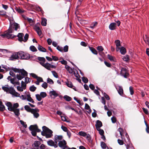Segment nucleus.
Listing matches in <instances>:
<instances>
[{
	"mask_svg": "<svg viewBox=\"0 0 149 149\" xmlns=\"http://www.w3.org/2000/svg\"><path fill=\"white\" fill-rule=\"evenodd\" d=\"M145 38H143L144 41L146 43L148 44L149 45V37H147L146 35H145Z\"/></svg>",
	"mask_w": 149,
	"mask_h": 149,
	"instance_id": "nucleus-31",
	"label": "nucleus"
},
{
	"mask_svg": "<svg viewBox=\"0 0 149 149\" xmlns=\"http://www.w3.org/2000/svg\"><path fill=\"white\" fill-rule=\"evenodd\" d=\"M118 89L117 90L118 93L120 95H122L123 92V88L121 86H118Z\"/></svg>",
	"mask_w": 149,
	"mask_h": 149,
	"instance_id": "nucleus-22",
	"label": "nucleus"
},
{
	"mask_svg": "<svg viewBox=\"0 0 149 149\" xmlns=\"http://www.w3.org/2000/svg\"><path fill=\"white\" fill-rule=\"evenodd\" d=\"M36 89V87L34 86V85L30 87L29 88L30 91L32 92L34 91Z\"/></svg>",
	"mask_w": 149,
	"mask_h": 149,
	"instance_id": "nucleus-42",
	"label": "nucleus"
},
{
	"mask_svg": "<svg viewBox=\"0 0 149 149\" xmlns=\"http://www.w3.org/2000/svg\"><path fill=\"white\" fill-rule=\"evenodd\" d=\"M78 135L84 137H85L87 135V133L83 131H80L78 133Z\"/></svg>",
	"mask_w": 149,
	"mask_h": 149,
	"instance_id": "nucleus-30",
	"label": "nucleus"
},
{
	"mask_svg": "<svg viewBox=\"0 0 149 149\" xmlns=\"http://www.w3.org/2000/svg\"><path fill=\"white\" fill-rule=\"evenodd\" d=\"M24 34L22 33H19L17 35V37H18V40L22 42L23 40V37L24 36Z\"/></svg>",
	"mask_w": 149,
	"mask_h": 149,
	"instance_id": "nucleus-20",
	"label": "nucleus"
},
{
	"mask_svg": "<svg viewBox=\"0 0 149 149\" xmlns=\"http://www.w3.org/2000/svg\"><path fill=\"white\" fill-rule=\"evenodd\" d=\"M97 49L100 52H102L104 50L103 47L102 46H98L97 48Z\"/></svg>",
	"mask_w": 149,
	"mask_h": 149,
	"instance_id": "nucleus-57",
	"label": "nucleus"
},
{
	"mask_svg": "<svg viewBox=\"0 0 149 149\" xmlns=\"http://www.w3.org/2000/svg\"><path fill=\"white\" fill-rule=\"evenodd\" d=\"M62 64L66 65L67 63V62L66 61L64 60L63 58H62V60L59 61Z\"/></svg>",
	"mask_w": 149,
	"mask_h": 149,
	"instance_id": "nucleus-54",
	"label": "nucleus"
},
{
	"mask_svg": "<svg viewBox=\"0 0 149 149\" xmlns=\"http://www.w3.org/2000/svg\"><path fill=\"white\" fill-rule=\"evenodd\" d=\"M44 67L48 70H51L50 68V64L49 65H45V66H44Z\"/></svg>",
	"mask_w": 149,
	"mask_h": 149,
	"instance_id": "nucleus-61",
	"label": "nucleus"
},
{
	"mask_svg": "<svg viewBox=\"0 0 149 149\" xmlns=\"http://www.w3.org/2000/svg\"><path fill=\"white\" fill-rule=\"evenodd\" d=\"M16 10L19 13H22L24 12V11L23 10L20 8H16Z\"/></svg>",
	"mask_w": 149,
	"mask_h": 149,
	"instance_id": "nucleus-34",
	"label": "nucleus"
},
{
	"mask_svg": "<svg viewBox=\"0 0 149 149\" xmlns=\"http://www.w3.org/2000/svg\"><path fill=\"white\" fill-rule=\"evenodd\" d=\"M5 107L3 104L0 106V111H3L5 110Z\"/></svg>",
	"mask_w": 149,
	"mask_h": 149,
	"instance_id": "nucleus-62",
	"label": "nucleus"
},
{
	"mask_svg": "<svg viewBox=\"0 0 149 149\" xmlns=\"http://www.w3.org/2000/svg\"><path fill=\"white\" fill-rule=\"evenodd\" d=\"M38 35L40 36V38H42L43 36V35L42 34V31L40 27L38 26Z\"/></svg>",
	"mask_w": 149,
	"mask_h": 149,
	"instance_id": "nucleus-28",
	"label": "nucleus"
},
{
	"mask_svg": "<svg viewBox=\"0 0 149 149\" xmlns=\"http://www.w3.org/2000/svg\"><path fill=\"white\" fill-rule=\"evenodd\" d=\"M120 75L124 78H127L129 74L127 72V69L125 68H122L121 69Z\"/></svg>",
	"mask_w": 149,
	"mask_h": 149,
	"instance_id": "nucleus-8",
	"label": "nucleus"
},
{
	"mask_svg": "<svg viewBox=\"0 0 149 149\" xmlns=\"http://www.w3.org/2000/svg\"><path fill=\"white\" fill-rule=\"evenodd\" d=\"M58 146L62 149H65L66 148L68 147L66 145H65V144L63 143L62 141H59L58 143Z\"/></svg>",
	"mask_w": 149,
	"mask_h": 149,
	"instance_id": "nucleus-19",
	"label": "nucleus"
},
{
	"mask_svg": "<svg viewBox=\"0 0 149 149\" xmlns=\"http://www.w3.org/2000/svg\"><path fill=\"white\" fill-rule=\"evenodd\" d=\"M64 99L66 101L69 102L71 100L72 98L69 96L65 95L63 97Z\"/></svg>",
	"mask_w": 149,
	"mask_h": 149,
	"instance_id": "nucleus-26",
	"label": "nucleus"
},
{
	"mask_svg": "<svg viewBox=\"0 0 149 149\" xmlns=\"http://www.w3.org/2000/svg\"><path fill=\"white\" fill-rule=\"evenodd\" d=\"M28 38H29V35L27 33H26L24 36V40L23 39V41H24V42H26Z\"/></svg>",
	"mask_w": 149,
	"mask_h": 149,
	"instance_id": "nucleus-48",
	"label": "nucleus"
},
{
	"mask_svg": "<svg viewBox=\"0 0 149 149\" xmlns=\"http://www.w3.org/2000/svg\"><path fill=\"white\" fill-rule=\"evenodd\" d=\"M47 95V93L45 92H42L40 95L38 94V101H40L42 98H44Z\"/></svg>",
	"mask_w": 149,
	"mask_h": 149,
	"instance_id": "nucleus-10",
	"label": "nucleus"
},
{
	"mask_svg": "<svg viewBox=\"0 0 149 149\" xmlns=\"http://www.w3.org/2000/svg\"><path fill=\"white\" fill-rule=\"evenodd\" d=\"M95 126L97 129L98 128H100V127L102 126V122L100 120H97L96 124L95 125Z\"/></svg>",
	"mask_w": 149,
	"mask_h": 149,
	"instance_id": "nucleus-17",
	"label": "nucleus"
},
{
	"mask_svg": "<svg viewBox=\"0 0 149 149\" xmlns=\"http://www.w3.org/2000/svg\"><path fill=\"white\" fill-rule=\"evenodd\" d=\"M49 94L50 96L51 97L52 95L54 96V98H55L58 95V94L56 92V91L54 90L50 91Z\"/></svg>",
	"mask_w": 149,
	"mask_h": 149,
	"instance_id": "nucleus-15",
	"label": "nucleus"
},
{
	"mask_svg": "<svg viewBox=\"0 0 149 149\" xmlns=\"http://www.w3.org/2000/svg\"><path fill=\"white\" fill-rule=\"evenodd\" d=\"M61 120L62 121H65L68 123L70 122V121H68L67 120L65 117V116H61Z\"/></svg>",
	"mask_w": 149,
	"mask_h": 149,
	"instance_id": "nucleus-53",
	"label": "nucleus"
},
{
	"mask_svg": "<svg viewBox=\"0 0 149 149\" xmlns=\"http://www.w3.org/2000/svg\"><path fill=\"white\" fill-rule=\"evenodd\" d=\"M48 145L51 146H53L55 148L58 147L57 144H55V142L52 140H49L47 141Z\"/></svg>",
	"mask_w": 149,
	"mask_h": 149,
	"instance_id": "nucleus-11",
	"label": "nucleus"
},
{
	"mask_svg": "<svg viewBox=\"0 0 149 149\" xmlns=\"http://www.w3.org/2000/svg\"><path fill=\"white\" fill-rule=\"evenodd\" d=\"M9 111H11L14 112L15 115L16 116H18L20 114L19 110V109H13L12 108H10L9 109Z\"/></svg>",
	"mask_w": 149,
	"mask_h": 149,
	"instance_id": "nucleus-14",
	"label": "nucleus"
},
{
	"mask_svg": "<svg viewBox=\"0 0 149 149\" xmlns=\"http://www.w3.org/2000/svg\"><path fill=\"white\" fill-rule=\"evenodd\" d=\"M55 139H56V140H57L58 142L59 141H61V140L63 138V136L62 135H55L54 136Z\"/></svg>",
	"mask_w": 149,
	"mask_h": 149,
	"instance_id": "nucleus-21",
	"label": "nucleus"
},
{
	"mask_svg": "<svg viewBox=\"0 0 149 149\" xmlns=\"http://www.w3.org/2000/svg\"><path fill=\"white\" fill-rule=\"evenodd\" d=\"M17 53L19 58L23 59H28L30 58L29 54H26L22 51L19 52Z\"/></svg>",
	"mask_w": 149,
	"mask_h": 149,
	"instance_id": "nucleus-5",
	"label": "nucleus"
},
{
	"mask_svg": "<svg viewBox=\"0 0 149 149\" xmlns=\"http://www.w3.org/2000/svg\"><path fill=\"white\" fill-rule=\"evenodd\" d=\"M41 86L42 87L45 89H46L47 87L48 84L46 82H44V83L42 84Z\"/></svg>",
	"mask_w": 149,
	"mask_h": 149,
	"instance_id": "nucleus-45",
	"label": "nucleus"
},
{
	"mask_svg": "<svg viewBox=\"0 0 149 149\" xmlns=\"http://www.w3.org/2000/svg\"><path fill=\"white\" fill-rule=\"evenodd\" d=\"M40 143V142L38 141V149H45V146L43 144H41L40 147H39V144Z\"/></svg>",
	"mask_w": 149,
	"mask_h": 149,
	"instance_id": "nucleus-33",
	"label": "nucleus"
},
{
	"mask_svg": "<svg viewBox=\"0 0 149 149\" xmlns=\"http://www.w3.org/2000/svg\"><path fill=\"white\" fill-rule=\"evenodd\" d=\"M56 49L59 51L63 52V48L61 47L58 45L56 47Z\"/></svg>",
	"mask_w": 149,
	"mask_h": 149,
	"instance_id": "nucleus-46",
	"label": "nucleus"
},
{
	"mask_svg": "<svg viewBox=\"0 0 149 149\" xmlns=\"http://www.w3.org/2000/svg\"><path fill=\"white\" fill-rule=\"evenodd\" d=\"M13 70L15 72H18L16 75V77L18 80H21L22 79L27 75V72L24 70L19 71V69L14 68Z\"/></svg>",
	"mask_w": 149,
	"mask_h": 149,
	"instance_id": "nucleus-4",
	"label": "nucleus"
},
{
	"mask_svg": "<svg viewBox=\"0 0 149 149\" xmlns=\"http://www.w3.org/2000/svg\"><path fill=\"white\" fill-rule=\"evenodd\" d=\"M123 60L124 61L126 62L127 61L129 60V56L128 55H126L124 56L123 58Z\"/></svg>",
	"mask_w": 149,
	"mask_h": 149,
	"instance_id": "nucleus-39",
	"label": "nucleus"
},
{
	"mask_svg": "<svg viewBox=\"0 0 149 149\" xmlns=\"http://www.w3.org/2000/svg\"><path fill=\"white\" fill-rule=\"evenodd\" d=\"M18 53H13L10 58V60H15L16 59H18Z\"/></svg>",
	"mask_w": 149,
	"mask_h": 149,
	"instance_id": "nucleus-13",
	"label": "nucleus"
},
{
	"mask_svg": "<svg viewBox=\"0 0 149 149\" xmlns=\"http://www.w3.org/2000/svg\"><path fill=\"white\" fill-rule=\"evenodd\" d=\"M112 122L113 123H115L116 121V118L114 116H113L111 117V119Z\"/></svg>",
	"mask_w": 149,
	"mask_h": 149,
	"instance_id": "nucleus-59",
	"label": "nucleus"
},
{
	"mask_svg": "<svg viewBox=\"0 0 149 149\" xmlns=\"http://www.w3.org/2000/svg\"><path fill=\"white\" fill-rule=\"evenodd\" d=\"M21 86L24 89L26 88V85L23 81H22L21 82Z\"/></svg>",
	"mask_w": 149,
	"mask_h": 149,
	"instance_id": "nucleus-58",
	"label": "nucleus"
},
{
	"mask_svg": "<svg viewBox=\"0 0 149 149\" xmlns=\"http://www.w3.org/2000/svg\"><path fill=\"white\" fill-rule=\"evenodd\" d=\"M107 57H108V58L109 59L110 61H114L113 57L112 56L110 55L109 54H108L107 55Z\"/></svg>",
	"mask_w": 149,
	"mask_h": 149,
	"instance_id": "nucleus-50",
	"label": "nucleus"
},
{
	"mask_svg": "<svg viewBox=\"0 0 149 149\" xmlns=\"http://www.w3.org/2000/svg\"><path fill=\"white\" fill-rule=\"evenodd\" d=\"M116 24L115 22L111 23L109 26V29L111 30H113L115 29Z\"/></svg>",
	"mask_w": 149,
	"mask_h": 149,
	"instance_id": "nucleus-18",
	"label": "nucleus"
},
{
	"mask_svg": "<svg viewBox=\"0 0 149 149\" xmlns=\"http://www.w3.org/2000/svg\"><path fill=\"white\" fill-rule=\"evenodd\" d=\"M130 91V94L131 95H132L134 94V91L133 89V88L132 86H130L129 88Z\"/></svg>",
	"mask_w": 149,
	"mask_h": 149,
	"instance_id": "nucleus-60",
	"label": "nucleus"
},
{
	"mask_svg": "<svg viewBox=\"0 0 149 149\" xmlns=\"http://www.w3.org/2000/svg\"><path fill=\"white\" fill-rule=\"evenodd\" d=\"M115 42L116 43V45L117 47H118L120 45V42L119 40H115Z\"/></svg>",
	"mask_w": 149,
	"mask_h": 149,
	"instance_id": "nucleus-43",
	"label": "nucleus"
},
{
	"mask_svg": "<svg viewBox=\"0 0 149 149\" xmlns=\"http://www.w3.org/2000/svg\"><path fill=\"white\" fill-rule=\"evenodd\" d=\"M2 88L5 91L10 93L15 97H19L20 96V94L16 92L13 88L9 87L8 85L3 86Z\"/></svg>",
	"mask_w": 149,
	"mask_h": 149,
	"instance_id": "nucleus-3",
	"label": "nucleus"
},
{
	"mask_svg": "<svg viewBox=\"0 0 149 149\" xmlns=\"http://www.w3.org/2000/svg\"><path fill=\"white\" fill-rule=\"evenodd\" d=\"M29 129L31 131V133L33 136H36L37 132V126L36 125H31Z\"/></svg>",
	"mask_w": 149,
	"mask_h": 149,
	"instance_id": "nucleus-7",
	"label": "nucleus"
},
{
	"mask_svg": "<svg viewBox=\"0 0 149 149\" xmlns=\"http://www.w3.org/2000/svg\"><path fill=\"white\" fill-rule=\"evenodd\" d=\"M104 96L107 100H109L110 97L109 96L105 93H104Z\"/></svg>",
	"mask_w": 149,
	"mask_h": 149,
	"instance_id": "nucleus-56",
	"label": "nucleus"
},
{
	"mask_svg": "<svg viewBox=\"0 0 149 149\" xmlns=\"http://www.w3.org/2000/svg\"><path fill=\"white\" fill-rule=\"evenodd\" d=\"M26 99L29 102H31L32 103H33L34 101L33 99L31 97L30 95L29 92H27L26 93Z\"/></svg>",
	"mask_w": 149,
	"mask_h": 149,
	"instance_id": "nucleus-16",
	"label": "nucleus"
},
{
	"mask_svg": "<svg viewBox=\"0 0 149 149\" xmlns=\"http://www.w3.org/2000/svg\"><path fill=\"white\" fill-rule=\"evenodd\" d=\"M11 25L13 27V29H15V31H17L18 29H20V27L19 24L16 22H14L13 24H11V22H10V25Z\"/></svg>",
	"mask_w": 149,
	"mask_h": 149,
	"instance_id": "nucleus-12",
	"label": "nucleus"
},
{
	"mask_svg": "<svg viewBox=\"0 0 149 149\" xmlns=\"http://www.w3.org/2000/svg\"><path fill=\"white\" fill-rule=\"evenodd\" d=\"M40 82H44L42 78L38 76V85L39 84Z\"/></svg>",
	"mask_w": 149,
	"mask_h": 149,
	"instance_id": "nucleus-52",
	"label": "nucleus"
},
{
	"mask_svg": "<svg viewBox=\"0 0 149 149\" xmlns=\"http://www.w3.org/2000/svg\"><path fill=\"white\" fill-rule=\"evenodd\" d=\"M47 19L45 18H42V19L41 24L43 26H46L47 25Z\"/></svg>",
	"mask_w": 149,
	"mask_h": 149,
	"instance_id": "nucleus-27",
	"label": "nucleus"
},
{
	"mask_svg": "<svg viewBox=\"0 0 149 149\" xmlns=\"http://www.w3.org/2000/svg\"><path fill=\"white\" fill-rule=\"evenodd\" d=\"M120 52L121 54L124 55L126 52V49L123 47H121Z\"/></svg>",
	"mask_w": 149,
	"mask_h": 149,
	"instance_id": "nucleus-25",
	"label": "nucleus"
},
{
	"mask_svg": "<svg viewBox=\"0 0 149 149\" xmlns=\"http://www.w3.org/2000/svg\"><path fill=\"white\" fill-rule=\"evenodd\" d=\"M100 145L102 148L103 149H105L107 147L106 144L103 142H101Z\"/></svg>",
	"mask_w": 149,
	"mask_h": 149,
	"instance_id": "nucleus-35",
	"label": "nucleus"
},
{
	"mask_svg": "<svg viewBox=\"0 0 149 149\" xmlns=\"http://www.w3.org/2000/svg\"><path fill=\"white\" fill-rule=\"evenodd\" d=\"M42 131L41 132V135L45 136L46 138H51L53 136V132L49 128L44 126L42 127Z\"/></svg>",
	"mask_w": 149,
	"mask_h": 149,
	"instance_id": "nucleus-2",
	"label": "nucleus"
},
{
	"mask_svg": "<svg viewBox=\"0 0 149 149\" xmlns=\"http://www.w3.org/2000/svg\"><path fill=\"white\" fill-rule=\"evenodd\" d=\"M29 49L31 51L33 52H36L37 51L36 48L33 45L30 46Z\"/></svg>",
	"mask_w": 149,
	"mask_h": 149,
	"instance_id": "nucleus-32",
	"label": "nucleus"
},
{
	"mask_svg": "<svg viewBox=\"0 0 149 149\" xmlns=\"http://www.w3.org/2000/svg\"><path fill=\"white\" fill-rule=\"evenodd\" d=\"M38 49L40 51L43 52H46V49L45 48L39 45H38Z\"/></svg>",
	"mask_w": 149,
	"mask_h": 149,
	"instance_id": "nucleus-23",
	"label": "nucleus"
},
{
	"mask_svg": "<svg viewBox=\"0 0 149 149\" xmlns=\"http://www.w3.org/2000/svg\"><path fill=\"white\" fill-rule=\"evenodd\" d=\"M47 82L50 84H52L54 83V82L53 80L49 78L47 79Z\"/></svg>",
	"mask_w": 149,
	"mask_h": 149,
	"instance_id": "nucleus-36",
	"label": "nucleus"
},
{
	"mask_svg": "<svg viewBox=\"0 0 149 149\" xmlns=\"http://www.w3.org/2000/svg\"><path fill=\"white\" fill-rule=\"evenodd\" d=\"M20 122L21 124L25 128H26L27 127V125L26 124V123L22 120H20Z\"/></svg>",
	"mask_w": 149,
	"mask_h": 149,
	"instance_id": "nucleus-44",
	"label": "nucleus"
},
{
	"mask_svg": "<svg viewBox=\"0 0 149 149\" xmlns=\"http://www.w3.org/2000/svg\"><path fill=\"white\" fill-rule=\"evenodd\" d=\"M17 90L20 91H23V89H24V88L22 86H18L17 87Z\"/></svg>",
	"mask_w": 149,
	"mask_h": 149,
	"instance_id": "nucleus-55",
	"label": "nucleus"
},
{
	"mask_svg": "<svg viewBox=\"0 0 149 149\" xmlns=\"http://www.w3.org/2000/svg\"><path fill=\"white\" fill-rule=\"evenodd\" d=\"M68 50V46L67 45H65L63 47V50L64 52H67Z\"/></svg>",
	"mask_w": 149,
	"mask_h": 149,
	"instance_id": "nucleus-49",
	"label": "nucleus"
},
{
	"mask_svg": "<svg viewBox=\"0 0 149 149\" xmlns=\"http://www.w3.org/2000/svg\"><path fill=\"white\" fill-rule=\"evenodd\" d=\"M66 84L68 87L70 88H72L73 87V85L71 82L68 81L66 83Z\"/></svg>",
	"mask_w": 149,
	"mask_h": 149,
	"instance_id": "nucleus-40",
	"label": "nucleus"
},
{
	"mask_svg": "<svg viewBox=\"0 0 149 149\" xmlns=\"http://www.w3.org/2000/svg\"><path fill=\"white\" fill-rule=\"evenodd\" d=\"M82 79L83 81L85 83H87L88 81V78L85 77H83L82 78Z\"/></svg>",
	"mask_w": 149,
	"mask_h": 149,
	"instance_id": "nucleus-37",
	"label": "nucleus"
},
{
	"mask_svg": "<svg viewBox=\"0 0 149 149\" xmlns=\"http://www.w3.org/2000/svg\"><path fill=\"white\" fill-rule=\"evenodd\" d=\"M102 103L104 105H105L106 104V100H105L104 97H101Z\"/></svg>",
	"mask_w": 149,
	"mask_h": 149,
	"instance_id": "nucleus-64",
	"label": "nucleus"
},
{
	"mask_svg": "<svg viewBox=\"0 0 149 149\" xmlns=\"http://www.w3.org/2000/svg\"><path fill=\"white\" fill-rule=\"evenodd\" d=\"M6 104L8 107V110L10 108H12L13 109H17V108L19 106L18 104L17 103L14 104L13 105L10 102H8L6 103Z\"/></svg>",
	"mask_w": 149,
	"mask_h": 149,
	"instance_id": "nucleus-9",
	"label": "nucleus"
},
{
	"mask_svg": "<svg viewBox=\"0 0 149 149\" xmlns=\"http://www.w3.org/2000/svg\"><path fill=\"white\" fill-rule=\"evenodd\" d=\"M61 128L62 129L63 131L65 132H67L68 130L66 127L63 125H62L61 126Z\"/></svg>",
	"mask_w": 149,
	"mask_h": 149,
	"instance_id": "nucleus-51",
	"label": "nucleus"
},
{
	"mask_svg": "<svg viewBox=\"0 0 149 149\" xmlns=\"http://www.w3.org/2000/svg\"><path fill=\"white\" fill-rule=\"evenodd\" d=\"M38 60L40 61H43L44 62H45L46 61L45 58L43 57H38Z\"/></svg>",
	"mask_w": 149,
	"mask_h": 149,
	"instance_id": "nucleus-41",
	"label": "nucleus"
},
{
	"mask_svg": "<svg viewBox=\"0 0 149 149\" xmlns=\"http://www.w3.org/2000/svg\"><path fill=\"white\" fill-rule=\"evenodd\" d=\"M74 99L80 105L82 106L83 105L84 103L82 101H80L77 99L76 97H74Z\"/></svg>",
	"mask_w": 149,
	"mask_h": 149,
	"instance_id": "nucleus-29",
	"label": "nucleus"
},
{
	"mask_svg": "<svg viewBox=\"0 0 149 149\" xmlns=\"http://www.w3.org/2000/svg\"><path fill=\"white\" fill-rule=\"evenodd\" d=\"M24 109L27 111L31 112L35 118H37V110L36 109H31L28 105L25 106Z\"/></svg>",
	"mask_w": 149,
	"mask_h": 149,
	"instance_id": "nucleus-6",
	"label": "nucleus"
},
{
	"mask_svg": "<svg viewBox=\"0 0 149 149\" xmlns=\"http://www.w3.org/2000/svg\"><path fill=\"white\" fill-rule=\"evenodd\" d=\"M89 48L92 52L94 54L97 55V54L96 50L93 47H89Z\"/></svg>",
	"mask_w": 149,
	"mask_h": 149,
	"instance_id": "nucleus-24",
	"label": "nucleus"
},
{
	"mask_svg": "<svg viewBox=\"0 0 149 149\" xmlns=\"http://www.w3.org/2000/svg\"><path fill=\"white\" fill-rule=\"evenodd\" d=\"M52 72L53 75V76L56 78H58V76L57 74V73L56 72L54 71H52Z\"/></svg>",
	"mask_w": 149,
	"mask_h": 149,
	"instance_id": "nucleus-47",
	"label": "nucleus"
},
{
	"mask_svg": "<svg viewBox=\"0 0 149 149\" xmlns=\"http://www.w3.org/2000/svg\"><path fill=\"white\" fill-rule=\"evenodd\" d=\"M97 130L99 131V133L101 135H102L104 134V132L102 129L100 128H98L97 129Z\"/></svg>",
	"mask_w": 149,
	"mask_h": 149,
	"instance_id": "nucleus-38",
	"label": "nucleus"
},
{
	"mask_svg": "<svg viewBox=\"0 0 149 149\" xmlns=\"http://www.w3.org/2000/svg\"><path fill=\"white\" fill-rule=\"evenodd\" d=\"M1 66L3 68L5 69L7 71L9 70V68L6 65H2Z\"/></svg>",
	"mask_w": 149,
	"mask_h": 149,
	"instance_id": "nucleus-63",
	"label": "nucleus"
},
{
	"mask_svg": "<svg viewBox=\"0 0 149 149\" xmlns=\"http://www.w3.org/2000/svg\"><path fill=\"white\" fill-rule=\"evenodd\" d=\"M14 30L13 29V27L11 25L9 26L8 30L6 31L4 33L1 34L0 36L3 38L6 37L8 39L13 38L16 37V36L12 34Z\"/></svg>",
	"mask_w": 149,
	"mask_h": 149,
	"instance_id": "nucleus-1",
	"label": "nucleus"
}]
</instances>
